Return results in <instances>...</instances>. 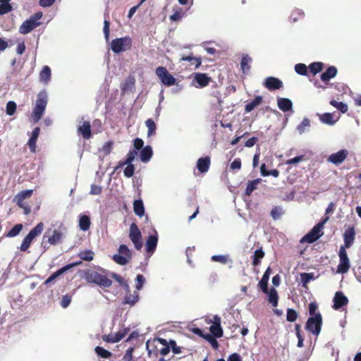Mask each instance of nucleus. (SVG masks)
<instances>
[{"label":"nucleus","instance_id":"obj_54","mask_svg":"<svg viewBox=\"0 0 361 361\" xmlns=\"http://www.w3.org/2000/svg\"><path fill=\"white\" fill-rule=\"evenodd\" d=\"M133 352H134V348L133 347H130V348H128L126 353L124 354L123 358H122V361H135L134 359H133Z\"/></svg>","mask_w":361,"mask_h":361},{"label":"nucleus","instance_id":"obj_25","mask_svg":"<svg viewBox=\"0 0 361 361\" xmlns=\"http://www.w3.org/2000/svg\"><path fill=\"white\" fill-rule=\"evenodd\" d=\"M337 72V68L335 66H329L326 71L321 75V80L324 82H328L336 75Z\"/></svg>","mask_w":361,"mask_h":361},{"label":"nucleus","instance_id":"obj_26","mask_svg":"<svg viewBox=\"0 0 361 361\" xmlns=\"http://www.w3.org/2000/svg\"><path fill=\"white\" fill-rule=\"evenodd\" d=\"M32 190H25L18 192L15 196V200L16 201V204L19 207H23V202L26 198H29L32 195Z\"/></svg>","mask_w":361,"mask_h":361},{"label":"nucleus","instance_id":"obj_12","mask_svg":"<svg viewBox=\"0 0 361 361\" xmlns=\"http://www.w3.org/2000/svg\"><path fill=\"white\" fill-rule=\"evenodd\" d=\"M62 237V232L60 230L55 229L53 231L51 235L47 236V234L44 235L42 244L44 248H48L49 247L47 246V243L56 245L61 242Z\"/></svg>","mask_w":361,"mask_h":361},{"label":"nucleus","instance_id":"obj_57","mask_svg":"<svg viewBox=\"0 0 361 361\" xmlns=\"http://www.w3.org/2000/svg\"><path fill=\"white\" fill-rule=\"evenodd\" d=\"M113 147H114V142L110 140V141H108L104 143V145L102 147V150L106 155H107L111 152V151L113 149Z\"/></svg>","mask_w":361,"mask_h":361},{"label":"nucleus","instance_id":"obj_61","mask_svg":"<svg viewBox=\"0 0 361 361\" xmlns=\"http://www.w3.org/2000/svg\"><path fill=\"white\" fill-rule=\"evenodd\" d=\"M136 288L137 290H140L145 282V279L142 274H138L136 277Z\"/></svg>","mask_w":361,"mask_h":361},{"label":"nucleus","instance_id":"obj_33","mask_svg":"<svg viewBox=\"0 0 361 361\" xmlns=\"http://www.w3.org/2000/svg\"><path fill=\"white\" fill-rule=\"evenodd\" d=\"M180 60L190 62L191 64L195 65V68H198L202 64L201 57H195L192 53L188 56H183Z\"/></svg>","mask_w":361,"mask_h":361},{"label":"nucleus","instance_id":"obj_34","mask_svg":"<svg viewBox=\"0 0 361 361\" xmlns=\"http://www.w3.org/2000/svg\"><path fill=\"white\" fill-rule=\"evenodd\" d=\"M262 102V96H256L255 99L247 103L245 106V111L249 113L254 110L257 106H259Z\"/></svg>","mask_w":361,"mask_h":361},{"label":"nucleus","instance_id":"obj_53","mask_svg":"<svg viewBox=\"0 0 361 361\" xmlns=\"http://www.w3.org/2000/svg\"><path fill=\"white\" fill-rule=\"evenodd\" d=\"M111 277L113 279H114L118 283H119V284L121 286L124 287L127 290L129 289V286L128 285V283H126V281L124 280V279L123 277H121V276H119L115 273H113L111 274Z\"/></svg>","mask_w":361,"mask_h":361},{"label":"nucleus","instance_id":"obj_52","mask_svg":"<svg viewBox=\"0 0 361 361\" xmlns=\"http://www.w3.org/2000/svg\"><path fill=\"white\" fill-rule=\"evenodd\" d=\"M12 9V6L9 3H0V16L9 13Z\"/></svg>","mask_w":361,"mask_h":361},{"label":"nucleus","instance_id":"obj_47","mask_svg":"<svg viewBox=\"0 0 361 361\" xmlns=\"http://www.w3.org/2000/svg\"><path fill=\"white\" fill-rule=\"evenodd\" d=\"M303 16L304 13L301 10L295 9L292 11L289 18L291 22H296L298 19L302 18Z\"/></svg>","mask_w":361,"mask_h":361},{"label":"nucleus","instance_id":"obj_50","mask_svg":"<svg viewBox=\"0 0 361 361\" xmlns=\"http://www.w3.org/2000/svg\"><path fill=\"white\" fill-rule=\"evenodd\" d=\"M310 126V121L308 118H305L302 122L298 126V132L302 134L305 132V129Z\"/></svg>","mask_w":361,"mask_h":361},{"label":"nucleus","instance_id":"obj_36","mask_svg":"<svg viewBox=\"0 0 361 361\" xmlns=\"http://www.w3.org/2000/svg\"><path fill=\"white\" fill-rule=\"evenodd\" d=\"M264 255H265V253L263 251L262 247L255 250L254 252V255L252 256L253 266H255V267L258 266L260 264L261 260L264 258Z\"/></svg>","mask_w":361,"mask_h":361},{"label":"nucleus","instance_id":"obj_45","mask_svg":"<svg viewBox=\"0 0 361 361\" xmlns=\"http://www.w3.org/2000/svg\"><path fill=\"white\" fill-rule=\"evenodd\" d=\"M209 331L211 334L215 337V338H221L223 336V329L221 328V325H214L212 324L209 327Z\"/></svg>","mask_w":361,"mask_h":361},{"label":"nucleus","instance_id":"obj_9","mask_svg":"<svg viewBox=\"0 0 361 361\" xmlns=\"http://www.w3.org/2000/svg\"><path fill=\"white\" fill-rule=\"evenodd\" d=\"M338 257L339 264L337 266V273H347L350 267V262L348 256L346 249H345V247H340L338 251Z\"/></svg>","mask_w":361,"mask_h":361},{"label":"nucleus","instance_id":"obj_23","mask_svg":"<svg viewBox=\"0 0 361 361\" xmlns=\"http://www.w3.org/2000/svg\"><path fill=\"white\" fill-rule=\"evenodd\" d=\"M271 272V269L268 267L264 271L262 279L259 282V286L260 287L262 291L264 293H268V281Z\"/></svg>","mask_w":361,"mask_h":361},{"label":"nucleus","instance_id":"obj_40","mask_svg":"<svg viewBox=\"0 0 361 361\" xmlns=\"http://www.w3.org/2000/svg\"><path fill=\"white\" fill-rule=\"evenodd\" d=\"M330 104L338 109L343 114L346 113L348 110V105L341 102H337L334 99H331L330 101Z\"/></svg>","mask_w":361,"mask_h":361},{"label":"nucleus","instance_id":"obj_49","mask_svg":"<svg viewBox=\"0 0 361 361\" xmlns=\"http://www.w3.org/2000/svg\"><path fill=\"white\" fill-rule=\"evenodd\" d=\"M295 71L300 75H307V67L304 63H297L295 66Z\"/></svg>","mask_w":361,"mask_h":361},{"label":"nucleus","instance_id":"obj_48","mask_svg":"<svg viewBox=\"0 0 361 361\" xmlns=\"http://www.w3.org/2000/svg\"><path fill=\"white\" fill-rule=\"evenodd\" d=\"M298 317V313L293 309L288 308L287 310L286 319L289 322H295Z\"/></svg>","mask_w":361,"mask_h":361},{"label":"nucleus","instance_id":"obj_1","mask_svg":"<svg viewBox=\"0 0 361 361\" xmlns=\"http://www.w3.org/2000/svg\"><path fill=\"white\" fill-rule=\"evenodd\" d=\"M85 277L87 282L95 283L101 287L109 288L112 285L111 280L106 275L94 270H87L85 272Z\"/></svg>","mask_w":361,"mask_h":361},{"label":"nucleus","instance_id":"obj_63","mask_svg":"<svg viewBox=\"0 0 361 361\" xmlns=\"http://www.w3.org/2000/svg\"><path fill=\"white\" fill-rule=\"evenodd\" d=\"M230 168L232 170H240L241 168V160L239 158L235 159L230 164Z\"/></svg>","mask_w":361,"mask_h":361},{"label":"nucleus","instance_id":"obj_29","mask_svg":"<svg viewBox=\"0 0 361 361\" xmlns=\"http://www.w3.org/2000/svg\"><path fill=\"white\" fill-rule=\"evenodd\" d=\"M262 182L261 178H257L253 180H250L247 183L245 190V195L250 196L252 192L257 189V185Z\"/></svg>","mask_w":361,"mask_h":361},{"label":"nucleus","instance_id":"obj_3","mask_svg":"<svg viewBox=\"0 0 361 361\" xmlns=\"http://www.w3.org/2000/svg\"><path fill=\"white\" fill-rule=\"evenodd\" d=\"M47 104V95L46 92L42 91L38 93L35 105L32 114V116L35 122H38L46 109Z\"/></svg>","mask_w":361,"mask_h":361},{"label":"nucleus","instance_id":"obj_55","mask_svg":"<svg viewBox=\"0 0 361 361\" xmlns=\"http://www.w3.org/2000/svg\"><path fill=\"white\" fill-rule=\"evenodd\" d=\"M124 176L127 178H130L134 175L135 166L133 164H128L124 169Z\"/></svg>","mask_w":361,"mask_h":361},{"label":"nucleus","instance_id":"obj_51","mask_svg":"<svg viewBox=\"0 0 361 361\" xmlns=\"http://www.w3.org/2000/svg\"><path fill=\"white\" fill-rule=\"evenodd\" d=\"M16 111V104L13 101H9L6 104V111L9 116H12Z\"/></svg>","mask_w":361,"mask_h":361},{"label":"nucleus","instance_id":"obj_38","mask_svg":"<svg viewBox=\"0 0 361 361\" xmlns=\"http://www.w3.org/2000/svg\"><path fill=\"white\" fill-rule=\"evenodd\" d=\"M78 257L84 261L90 262L93 260L94 257V252L90 250H85L83 251H80L78 253Z\"/></svg>","mask_w":361,"mask_h":361},{"label":"nucleus","instance_id":"obj_43","mask_svg":"<svg viewBox=\"0 0 361 361\" xmlns=\"http://www.w3.org/2000/svg\"><path fill=\"white\" fill-rule=\"evenodd\" d=\"M320 121L328 125H334L336 121L334 120L333 115L331 113H325L319 116Z\"/></svg>","mask_w":361,"mask_h":361},{"label":"nucleus","instance_id":"obj_11","mask_svg":"<svg viewBox=\"0 0 361 361\" xmlns=\"http://www.w3.org/2000/svg\"><path fill=\"white\" fill-rule=\"evenodd\" d=\"M156 75L160 79L162 84L166 86H172L176 83V78L169 73L163 66H159L155 71Z\"/></svg>","mask_w":361,"mask_h":361},{"label":"nucleus","instance_id":"obj_27","mask_svg":"<svg viewBox=\"0 0 361 361\" xmlns=\"http://www.w3.org/2000/svg\"><path fill=\"white\" fill-rule=\"evenodd\" d=\"M153 155L152 149L149 145L145 146L142 148L140 153V160L144 162H148Z\"/></svg>","mask_w":361,"mask_h":361},{"label":"nucleus","instance_id":"obj_22","mask_svg":"<svg viewBox=\"0 0 361 361\" xmlns=\"http://www.w3.org/2000/svg\"><path fill=\"white\" fill-rule=\"evenodd\" d=\"M40 133L39 127H36L32 132L31 137H30L27 145L30 148V152H35L36 151V142L38 139Z\"/></svg>","mask_w":361,"mask_h":361},{"label":"nucleus","instance_id":"obj_4","mask_svg":"<svg viewBox=\"0 0 361 361\" xmlns=\"http://www.w3.org/2000/svg\"><path fill=\"white\" fill-rule=\"evenodd\" d=\"M44 228V225L42 222L38 223L23 238L20 250L23 252L27 251L30 247L32 240L42 233Z\"/></svg>","mask_w":361,"mask_h":361},{"label":"nucleus","instance_id":"obj_46","mask_svg":"<svg viewBox=\"0 0 361 361\" xmlns=\"http://www.w3.org/2000/svg\"><path fill=\"white\" fill-rule=\"evenodd\" d=\"M283 214H284V211H283V208L280 206L274 207L271 211V216L274 220L280 219Z\"/></svg>","mask_w":361,"mask_h":361},{"label":"nucleus","instance_id":"obj_62","mask_svg":"<svg viewBox=\"0 0 361 361\" xmlns=\"http://www.w3.org/2000/svg\"><path fill=\"white\" fill-rule=\"evenodd\" d=\"M318 308V305L316 302H312L309 304V313L310 317H314L317 315V312H316Z\"/></svg>","mask_w":361,"mask_h":361},{"label":"nucleus","instance_id":"obj_56","mask_svg":"<svg viewBox=\"0 0 361 361\" xmlns=\"http://www.w3.org/2000/svg\"><path fill=\"white\" fill-rule=\"evenodd\" d=\"M301 281L305 286L307 283H309L311 280L314 279L313 273H302L300 274Z\"/></svg>","mask_w":361,"mask_h":361},{"label":"nucleus","instance_id":"obj_5","mask_svg":"<svg viewBox=\"0 0 361 361\" xmlns=\"http://www.w3.org/2000/svg\"><path fill=\"white\" fill-rule=\"evenodd\" d=\"M132 38L129 36L116 38L111 41V49L114 53L118 54L130 50L132 47Z\"/></svg>","mask_w":361,"mask_h":361},{"label":"nucleus","instance_id":"obj_59","mask_svg":"<svg viewBox=\"0 0 361 361\" xmlns=\"http://www.w3.org/2000/svg\"><path fill=\"white\" fill-rule=\"evenodd\" d=\"M169 346L173 354H180L181 353L180 347L176 345V342L174 340L169 341Z\"/></svg>","mask_w":361,"mask_h":361},{"label":"nucleus","instance_id":"obj_30","mask_svg":"<svg viewBox=\"0 0 361 361\" xmlns=\"http://www.w3.org/2000/svg\"><path fill=\"white\" fill-rule=\"evenodd\" d=\"M279 108L283 111H288L292 109V102L287 98H279L277 100Z\"/></svg>","mask_w":361,"mask_h":361},{"label":"nucleus","instance_id":"obj_17","mask_svg":"<svg viewBox=\"0 0 361 361\" xmlns=\"http://www.w3.org/2000/svg\"><path fill=\"white\" fill-rule=\"evenodd\" d=\"M158 243V235L155 231V234L149 235L146 240L145 250L147 254L152 255L156 250Z\"/></svg>","mask_w":361,"mask_h":361},{"label":"nucleus","instance_id":"obj_44","mask_svg":"<svg viewBox=\"0 0 361 361\" xmlns=\"http://www.w3.org/2000/svg\"><path fill=\"white\" fill-rule=\"evenodd\" d=\"M94 351L96 354L102 358H109L112 355V353L110 351L100 346H97L94 348Z\"/></svg>","mask_w":361,"mask_h":361},{"label":"nucleus","instance_id":"obj_6","mask_svg":"<svg viewBox=\"0 0 361 361\" xmlns=\"http://www.w3.org/2000/svg\"><path fill=\"white\" fill-rule=\"evenodd\" d=\"M42 17V12H37L29 19H27L25 20L22 25L19 27V32L21 34L26 35L31 31H32L34 29H35L37 27L40 25V23L38 21Z\"/></svg>","mask_w":361,"mask_h":361},{"label":"nucleus","instance_id":"obj_31","mask_svg":"<svg viewBox=\"0 0 361 361\" xmlns=\"http://www.w3.org/2000/svg\"><path fill=\"white\" fill-rule=\"evenodd\" d=\"M139 300V294L137 291H134L133 294L127 293L123 301L124 305H134Z\"/></svg>","mask_w":361,"mask_h":361},{"label":"nucleus","instance_id":"obj_18","mask_svg":"<svg viewBox=\"0 0 361 361\" xmlns=\"http://www.w3.org/2000/svg\"><path fill=\"white\" fill-rule=\"evenodd\" d=\"M348 154V152L346 149H341L336 153L331 154L329 157L328 161L331 163L338 165L343 162Z\"/></svg>","mask_w":361,"mask_h":361},{"label":"nucleus","instance_id":"obj_39","mask_svg":"<svg viewBox=\"0 0 361 361\" xmlns=\"http://www.w3.org/2000/svg\"><path fill=\"white\" fill-rule=\"evenodd\" d=\"M308 68L310 73L315 75L323 70L324 63L322 62H313L310 64Z\"/></svg>","mask_w":361,"mask_h":361},{"label":"nucleus","instance_id":"obj_7","mask_svg":"<svg viewBox=\"0 0 361 361\" xmlns=\"http://www.w3.org/2000/svg\"><path fill=\"white\" fill-rule=\"evenodd\" d=\"M322 326V317L319 312H317L314 317H310L305 324V329L317 336L321 332Z\"/></svg>","mask_w":361,"mask_h":361},{"label":"nucleus","instance_id":"obj_14","mask_svg":"<svg viewBox=\"0 0 361 361\" xmlns=\"http://www.w3.org/2000/svg\"><path fill=\"white\" fill-rule=\"evenodd\" d=\"M334 305L333 308L334 310H339L344 306H346L348 303V298L341 291H337L333 299Z\"/></svg>","mask_w":361,"mask_h":361},{"label":"nucleus","instance_id":"obj_21","mask_svg":"<svg viewBox=\"0 0 361 361\" xmlns=\"http://www.w3.org/2000/svg\"><path fill=\"white\" fill-rule=\"evenodd\" d=\"M194 82H195L197 85V87H204L209 85L211 81V78L207 76L206 73H197L194 75Z\"/></svg>","mask_w":361,"mask_h":361},{"label":"nucleus","instance_id":"obj_24","mask_svg":"<svg viewBox=\"0 0 361 361\" xmlns=\"http://www.w3.org/2000/svg\"><path fill=\"white\" fill-rule=\"evenodd\" d=\"M252 59L248 54H243L240 61V68L244 74H247L251 69Z\"/></svg>","mask_w":361,"mask_h":361},{"label":"nucleus","instance_id":"obj_19","mask_svg":"<svg viewBox=\"0 0 361 361\" xmlns=\"http://www.w3.org/2000/svg\"><path fill=\"white\" fill-rule=\"evenodd\" d=\"M77 131L85 140H90L92 137L91 125L89 121H84L78 126Z\"/></svg>","mask_w":361,"mask_h":361},{"label":"nucleus","instance_id":"obj_2","mask_svg":"<svg viewBox=\"0 0 361 361\" xmlns=\"http://www.w3.org/2000/svg\"><path fill=\"white\" fill-rule=\"evenodd\" d=\"M329 216L323 218L321 221L315 225L307 234L302 237L300 242L313 243L317 240L323 235L324 232L322 231V229L324 228V224L329 221Z\"/></svg>","mask_w":361,"mask_h":361},{"label":"nucleus","instance_id":"obj_20","mask_svg":"<svg viewBox=\"0 0 361 361\" xmlns=\"http://www.w3.org/2000/svg\"><path fill=\"white\" fill-rule=\"evenodd\" d=\"M211 165V159L209 156L200 157L197 161V169L202 173H207Z\"/></svg>","mask_w":361,"mask_h":361},{"label":"nucleus","instance_id":"obj_37","mask_svg":"<svg viewBox=\"0 0 361 361\" xmlns=\"http://www.w3.org/2000/svg\"><path fill=\"white\" fill-rule=\"evenodd\" d=\"M90 219L88 216L82 215L80 216L79 220V227L82 231H87L90 227Z\"/></svg>","mask_w":361,"mask_h":361},{"label":"nucleus","instance_id":"obj_64","mask_svg":"<svg viewBox=\"0 0 361 361\" xmlns=\"http://www.w3.org/2000/svg\"><path fill=\"white\" fill-rule=\"evenodd\" d=\"M102 192V188L100 186V185H91V189H90V194L91 195H100Z\"/></svg>","mask_w":361,"mask_h":361},{"label":"nucleus","instance_id":"obj_42","mask_svg":"<svg viewBox=\"0 0 361 361\" xmlns=\"http://www.w3.org/2000/svg\"><path fill=\"white\" fill-rule=\"evenodd\" d=\"M23 226L21 224H16L6 234V237L13 238L17 236L22 231Z\"/></svg>","mask_w":361,"mask_h":361},{"label":"nucleus","instance_id":"obj_32","mask_svg":"<svg viewBox=\"0 0 361 361\" xmlns=\"http://www.w3.org/2000/svg\"><path fill=\"white\" fill-rule=\"evenodd\" d=\"M268 302L274 307H276L278 305L279 295L277 290L274 288H271L269 290H268Z\"/></svg>","mask_w":361,"mask_h":361},{"label":"nucleus","instance_id":"obj_41","mask_svg":"<svg viewBox=\"0 0 361 361\" xmlns=\"http://www.w3.org/2000/svg\"><path fill=\"white\" fill-rule=\"evenodd\" d=\"M145 125L147 128V137H151L156 133L157 126L154 121L149 118L145 121Z\"/></svg>","mask_w":361,"mask_h":361},{"label":"nucleus","instance_id":"obj_28","mask_svg":"<svg viewBox=\"0 0 361 361\" xmlns=\"http://www.w3.org/2000/svg\"><path fill=\"white\" fill-rule=\"evenodd\" d=\"M51 71L48 66H44L39 73L40 82L47 84L51 80Z\"/></svg>","mask_w":361,"mask_h":361},{"label":"nucleus","instance_id":"obj_60","mask_svg":"<svg viewBox=\"0 0 361 361\" xmlns=\"http://www.w3.org/2000/svg\"><path fill=\"white\" fill-rule=\"evenodd\" d=\"M134 150L137 151L144 148V142L141 138L137 137L133 140Z\"/></svg>","mask_w":361,"mask_h":361},{"label":"nucleus","instance_id":"obj_16","mask_svg":"<svg viewBox=\"0 0 361 361\" xmlns=\"http://www.w3.org/2000/svg\"><path fill=\"white\" fill-rule=\"evenodd\" d=\"M128 329H124L123 331H119L115 334H109L107 335L102 336V340L107 343H117L122 340L127 334Z\"/></svg>","mask_w":361,"mask_h":361},{"label":"nucleus","instance_id":"obj_8","mask_svg":"<svg viewBox=\"0 0 361 361\" xmlns=\"http://www.w3.org/2000/svg\"><path fill=\"white\" fill-rule=\"evenodd\" d=\"M119 254H116L113 256V259L115 262L120 265H126L132 258V253L129 248L126 245H121L118 248Z\"/></svg>","mask_w":361,"mask_h":361},{"label":"nucleus","instance_id":"obj_15","mask_svg":"<svg viewBox=\"0 0 361 361\" xmlns=\"http://www.w3.org/2000/svg\"><path fill=\"white\" fill-rule=\"evenodd\" d=\"M264 86L270 91L279 90L283 87V82L277 78L269 76L267 78L263 83Z\"/></svg>","mask_w":361,"mask_h":361},{"label":"nucleus","instance_id":"obj_58","mask_svg":"<svg viewBox=\"0 0 361 361\" xmlns=\"http://www.w3.org/2000/svg\"><path fill=\"white\" fill-rule=\"evenodd\" d=\"M137 154V152L135 150H130L126 156V159L124 161V164H132L134 161L135 156Z\"/></svg>","mask_w":361,"mask_h":361},{"label":"nucleus","instance_id":"obj_10","mask_svg":"<svg viewBox=\"0 0 361 361\" xmlns=\"http://www.w3.org/2000/svg\"><path fill=\"white\" fill-rule=\"evenodd\" d=\"M129 238L133 243L137 250H140L143 243L142 240V234L138 226L135 223H132L130 226Z\"/></svg>","mask_w":361,"mask_h":361},{"label":"nucleus","instance_id":"obj_13","mask_svg":"<svg viewBox=\"0 0 361 361\" xmlns=\"http://www.w3.org/2000/svg\"><path fill=\"white\" fill-rule=\"evenodd\" d=\"M355 230L354 226L347 228L343 233L344 245L341 247H345V249L350 247L355 241Z\"/></svg>","mask_w":361,"mask_h":361},{"label":"nucleus","instance_id":"obj_35","mask_svg":"<svg viewBox=\"0 0 361 361\" xmlns=\"http://www.w3.org/2000/svg\"><path fill=\"white\" fill-rule=\"evenodd\" d=\"M133 209L136 215L142 217L145 214V207L141 200H136L133 202Z\"/></svg>","mask_w":361,"mask_h":361}]
</instances>
